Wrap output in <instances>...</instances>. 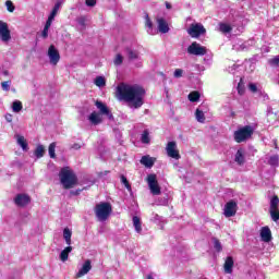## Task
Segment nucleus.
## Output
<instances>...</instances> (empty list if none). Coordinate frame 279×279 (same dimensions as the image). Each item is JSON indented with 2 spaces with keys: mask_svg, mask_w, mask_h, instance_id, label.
I'll return each instance as SVG.
<instances>
[{
  "mask_svg": "<svg viewBox=\"0 0 279 279\" xmlns=\"http://www.w3.org/2000/svg\"><path fill=\"white\" fill-rule=\"evenodd\" d=\"M119 98L129 104L130 108L137 110L145 104V88L141 85L121 84L117 88Z\"/></svg>",
  "mask_w": 279,
  "mask_h": 279,
  "instance_id": "1",
  "label": "nucleus"
},
{
  "mask_svg": "<svg viewBox=\"0 0 279 279\" xmlns=\"http://www.w3.org/2000/svg\"><path fill=\"white\" fill-rule=\"evenodd\" d=\"M60 182L63 189H73L77 184V177L69 167L62 168L59 172Z\"/></svg>",
  "mask_w": 279,
  "mask_h": 279,
  "instance_id": "2",
  "label": "nucleus"
},
{
  "mask_svg": "<svg viewBox=\"0 0 279 279\" xmlns=\"http://www.w3.org/2000/svg\"><path fill=\"white\" fill-rule=\"evenodd\" d=\"M94 213L98 221H107L112 214V205L110 203H100L95 206Z\"/></svg>",
  "mask_w": 279,
  "mask_h": 279,
  "instance_id": "3",
  "label": "nucleus"
},
{
  "mask_svg": "<svg viewBox=\"0 0 279 279\" xmlns=\"http://www.w3.org/2000/svg\"><path fill=\"white\" fill-rule=\"evenodd\" d=\"M252 134H254V128L246 125L235 131L233 136L235 143H245L247 138H252Z\"/></svg>",
  "mask_w": 279,
  "mask_h": 279,
  "instance_id": "4",
  "label": "nucleus"
},
{
  "mask_svg": "<svg viewBox=\"0 0 279 279\" xmlns=\"http://www.w3.org/2000/svg\"><path fill=\"white\" fill-rule=\"evenodd\" d=\"M187 34L191 38H199V36H204V34H206V28L201 23H193L190 25Z\"/></svg>",
  "mask_w": 279,
  "mask_h": 279,
  "instance_id": "5",
  "label": "nucleus"
},
{
  "mask_svg": "<svg viewBox=\"0 0 279 279\" xmlns=\"http://www.w3.org/2000/svg\"><path fill=\"white\" fill-rule=\"evenodd\" d=\"M187 53H190V56H206L208 53V49L197 44V41H193L187 47Z\"/></svg>",
  "mask_w": 279,
  "mask_h": 279,
  "instance_id": "6",
  "label": "nucleus"
},
{
  "mask_svg": "<svg viewBox=\"0 0 279 279\" xmlns=\"http://www.w3.org/2000/svg\"><path fill=\"white\" fill-rule=\"evenodd\" d=\"M147 184L150 193L153 195H160V185H158V180L156 179V174L147 175Z\"/></svg>",
  "mask_w": 279,
  "mask_h": 279,
  "instance_id": "7",
  "label": "nucleus"
},
{
  "mask_svg": "<svg viewBox=\"0 0 279 279\" xmlns=\"http://www.w3.org/2000/svg\"><path fill=\"white\" fill-rule=\"evenodd\" d=\"M166 151L169 158H173L174 160H180V150H178V143L175 142H168L166 146Z\"/></svg>",
  "mask_w": 279,
  "mask_h": 279,
  "instance_id": "8",
  "label": "nucleus"
},
{
  "mask_svg": "<svg viewBox=\"0 0 279 279\" xmlns=\"http://www.w3.org/2000/svg\"><path fill=\"white\" fill-rule=\"evenodd\" d=\"M0 40L2 43H10V40H12L10 27L8 26V23L3 21H0Z\"/></svg>",
  "mask_w": 279,
  "mask_h": 279,
  "instance_id": "9",
  "label": "nucleus"
},
{
  "mask_svg": "<svg viewBox=\"0 0 279 279\" xmlns=\"http://www.w3.org/2000/svg\"><path fill=\"white\" fill-rule=\"evenodd\" d=\"M270 217L272 221H279V198L274 196L270 201Z\"/></svg>",
  "mask_w": 279,
  "mask_h": 279,
  "instance_id": "10",
  "label": "nucleus"
},
{
  "mask_svg": "<svg viewBox=\"0 0 279 279\" xmlns=\"http://www.w3.org/2000/svg\"><path fill=\"white\" fill-rule=\"evenodd\" d=\"M48 58L50 60V64L56 66L58 62H60V51L56 49V46L51 45L48 48Z\"/></svg>",
  "mask_w": 279,
  "mask_h": 279,
  "instance_id": "11",
  "label": "nucleus"
},
{
  "mask_svg": "<svg viewBox=\"0 0 279 279\" xmlns=\"http://www.w3.org/2000/svg\"><path fill=\"white\" fill-rule=\"evenodd\" d=\"M96 108L99 110V114H101L104 117H108V119L110 121H112V119H114V117L112 116V112L110 111V109H108V106H106V104L97 100L95 104Z\"/></svg>",
  "mask_w": 279,
  "mask_h": 279,
  "instance_id": "12",
  "label": "nucleus"
},
{
  "mask_svg": "<svg viewBox=\"0 0 279 279\" xmlns=\"http://www.w3.org/2000/svg\"><path fill=\"white\" fill-rule=\"evenodd\" d=\"M32 202V198L27 194H17L14 198V203L20 208H24Z\"/></svg>",
  "mask_w": 279,
  "mask_h": 279,
  "instance_id": "13",
  "label": "nucleus"
},
{
  "mask_svg": "<svg viewBox=\"0 0 279 279\" xmlns=\"http://www.w3.org/2000/svg\"><path fill=\"white\" fill-rule=\"evenodd\" d=\"M238 205L234 201H230L225 206V217H234L236 215Z\"/></svg>",
  "mask_w": 279,
  "mask_h": 279,
  "instance_id": "14",
  "label": "nucleus"
},
{
  "mask_svg": "<svg viewBox=\"0 0 279 279\" xmlns=\"http://www.w3.org/2000/svg\"><path fill=\"white\" fill-rule=\"evenodd\" d=\"M88 121L92 125H101V123H104V116L97 111H94L88 116Z\"/></svg>",
  "mask_w": 279,
  "mask_h": 279,
  "instance_id": "15",
  "label": "nucleus"
},
{
  "mask_svg": "<svg viewBox=\"0 0 279 279\" xmlns=\"http://www.w3.org/2000/svg\"><path fill=\"white\" fill-rule=\"evenodd\" d=\"M157 27L160 34H169V23H167L166 19H157Z\"/></svg>",
  "mask_w": 279,
  "mask_h": 279,
  "instance_id": "16",
  "label": "nucleus"
},
{
  "mask_svg": "<svg viewBox=\"0 0 279 279\" xmlns=\"http://www.w3.org/2000/svg\"><path fill=\"white\" fill-rule=\"evenodd\" d=\"M234 162H236L239 167H243V165H245V150L243 148L238 149L235 153Z\"/></svg>",
  "mask_w": 279,
  "mask_h": 279,
  "instance_id": "17",
  "label": "nucleus"
},
{
  "mask_svg": "<svg viewBox=\"0 0 279 279\" xmlns=\"http://www.w3.org/2000/svg\"><path fill=\"white\" fill-rule=\"evenodd\" d=\"M93 269V265H90V259L85 260L83 264L82 268L77 272V278H82L88 274Z\"/></svg>",
  "mask_w": 279,
  "mask_h": 279,
  "instance_id": "18",
  "label": "nucleus"
},
{
  "mask_svg": "<svg viewBox=\"0 0 279 279\" xmlns=\"http://www.w3.org/2000/svg\"><path fill=\"white\" fill-rule=\"evenodd\" d=\"M260 239L264 243H269L271 241V230L269 227H263L260 230Z\"/></svg>",
  "mask_w": 279,
  "mask_h": 279,
  "instance_id": "19",
  "label": "nucleus"
},
{
  "mask_svg": "<svg viewBox=\"0 0 279 279\" xmlns=\"http://www.w3.org/2000/svg\"><path fill=\"white\" fill-rule=\"evenodd\" d=\"M233 267H234V258H232V256H228L223 264L225 274H232Z\"/></svg>",
  "mask_w": 279,
  "mask_h": 279,
  "instance_id": "20",
  "label": "nucleus"
},
{
  "mask_svg": "<svg viewBox=\"0 0 279 279\" xmlns=\"http://www.w3.org/2000/svg\"><path fill=\"white\" fill-rule=\"evenodd\" d=\"M140 162L141 165H144V167H147V169H151V167H154V162H156V159L149 155H146L142 157Z\"/></svg>",
  "mask_w": 279,
  "mask_h": 279,
  "instance_id": "21",
  "label": "nucleus"
},
{
  "mask_svg": "<svg viewBox=\"0 0 279 279\" xmlns=\"http://www.w3.org/2000/svg\"><path fill=\"white\" fill-rule=\"evenodd\" d=\"M73 252V246H66L63 251H61L59 258L62 263H66L69 260V254Z\"/></svg>",
  "mask_w": 279,
  "mask_h": 279,
  "instance_id": "22",
  "label": "nucleus"
},
{
  "mask_svg": "<svg viewBox=\"0 0 279 279\" xmlns=\"http://www.w3.org/2000/svg\"><path fill=\"white\" fill-rule=\"evenodd\" d=\"M125 54L128 56L129 60H138L140 53L138 50H134L130 47L124 49Z\"/></svg>",
  "mask_w": 279,
  "mask_h": 279,
  "instance_id": "23",
  "label": "nucleus"
},
{
  "mask_svg": "<svg viewBox=\"0 0 279 279\" xmlns=\"http://www.w3.org/2000/svg\"><path fill=\"white\" fill-rule=\"evenodd\" d=\"M71 236H73V231H71V229H69V227L64 228L63 229V239L68 246H71V243H72Z\"/></svg>",
  "mask_w": 279,
  "mask_h": 279,
  "instance_id": "24",
  "label": "nucleus"
},
{
  "mask_svg": "<svg viewBox=\"0 0 279 279\" xmlns=\"http://www.w3.org/2000/svg\"><path fill=\"white\" fill-rule=\"evenodd\" d=\"M145 26L148 28L147 34L154 35V23L149 19V14L145 15Z\"/></svg>",
  "mask_w": 279,
  "mask_h": 279,
  "instance_id": "25",
  "label": "nucleus"
},
{
  "mask_svg": "<svg viewBox=\"0 0 279 279\" xmlns=\"http://www.w3.org/2000/svg\"><path fill=\"white\" fill-rule=\"evenodd\" d=\"M133 226L137 234H141V232H143V227H141V218H138L137 216L133 217Z\"/></svg>",
  "mask_w": 279,
  "mask_h": 279,
  "instance_id": "26",
  "label": "nucleus"
},
{
  "mask_svg": "<svg viewBox=\"0 0 279 279\" xmlns=\"http://www.w3.org/2000/svg\"><path fill=\"white\" fill-rule=\"evenodd\" d=\"M268 165L270 167H279V155H272L268 158Z\"/></svg>",
  "mask_w": 279,
  "mask_h": 279,
  "instance_id": "27",
  "label": "nucleus"
},
{
  "mask_svg": "<svg viewBox=\"0 0 279 279\" xmlns=\"http://www.w3.org/2000/svg\"><path fill=\"white\" fill-rule=\"evenodd\" d=\"M60 5H62V3L57 2L50 13V15L48 16V19H52V21L56 20V16L58 15V12L60 10Z\"/></svg>",
  "mask_w": 279,
  "mask_h": 279,
  "instance_id": "28",
  "label": "nucleus"
},
{
  "mask_svg": "<svg viewBox=\"0 0 279 279\" xmlns=\"http://www.w3.org/2000/svg\"><path fill=\"white\" fill-rule=\"evenodd\" d=\"M141 141L144 145H149L151 138L149 137V131L148 130H145L143 133H142V136H141Z\"/></svg>",
  "mask_w": 279,
  "mask_h": 279,
  "instance_id": "29",
  "label": "nucleus"
},
{
  "mask_svg": "<svg viewBox=\"0 0 279 279\" xmlns=\"http://www.w3.org/2000/svg\"><path fill=\"white\" fill-rule=\"evenodd\" d=\"M219 31L222 32V34H230V32H232V26H230V24L220 23Z\"/></svg>",
  "mask_w": 279,
  "mask_h": 279,
  "instance_id": "30",
  "label": "nucleus"
},
{
  "mask_svg": "<svg viewBox=\"0 0 279 279\" xmlns=\"http://www.w3.org/2000/svg\"><path fill=\"white\" fill-rule=\"evenodd\" d=\"M195 117L198 123H204V121H206V116L204 114V111H202L201 109H196Z\"/></svg>",
  "mask_w": 279,
  "mask_h": 279,
  "instance_id": "31",
  "label": "nucleus"
},
{
  "mask_svg": "<svg viewBox=\"0 0 279 279\" xmlns=\"http://www.w3.org/2000/svg\"><path fill=\"white\" fill-rule=\"evenodd\" d=\"M17 145H20V147H22L23 151H27V149H29L24 136L17 137Z\"/></svg>",
  "mask_w": 279,
  "mask_h": 279,
  "instance_id": "32",
  "label": "nucleus"
},
{
  "mask_svg": "<svg viewBox=\"0 0 279 279\" xmlns=\"http://www.w3.org/2000/svg\"><path fill=\"white\" fill-rule=\"evenodd\" d=\"M94 84L98 86V88H104V86H106V78L104 76H97Z\"/></svg>",
  "mask_w": 279,
  "mask_h": 279,
  "instance_id": "33",
  "label": "nucleus"
},
{
  "mask_svg": "<svg viewBox=\"0 0 279 279\" xmlns=\"http://www.w3.org/2000/svg\"><path fill=\"white\" fill-rule=\"evenodd\" d=\"M36 158H43V156H45V146L43 145H38L34 151Z\"/></svg>",
  "mask_w": 279,
  "mask_h": 279,
  "instance_id": "34",
  "label": "nucleus"
},
{
  "mask_svg": "<svg viewBox=\"0 0 279 279\" xmlns=\"http://www.w3.org/2000/svg\"><path fill=\"white\" fill-rule=\"evenodd\" d=\"M12 110L13 112H21V110H23V102H21V100L13 101Z\"/></svg>",
  "mask_w": 279,
  "mask_h": 279,
  "instance_id": "35",
  "label": "nucleus"
},
{
  "mask_svg": "<svg viewBox=\"0 0 279 279\" xmlns=\"http://www.w3.org/2000/svg\"><path fill=\"white\" fill-rule=\"evenodd\" d=\"M189 100L192 101V102H195V101H199V92H192L189 94Z\"/></svg>",
  "mask_w": 279,
  "mask_h": 279,
  "instance_id": "36",
  "label": "nucleus"
},
{
  "mask_svg": "<svg viewBox=\"0 0 279 279\" xmlns=\"http://www.w3.org/2000/svg\"><path fill=\"white\" fill-rule=\"evenodd\" d=\"M50 158H56V142L51 143L48 147Z\"/></svg>",
  "mask_w": 279,
  "mask_h": 279,
  "instance_id": "37",
  "label": "nucleus"
},
{
  "mask_svg": "<svg viewBox=\"0 0 279 279\" xmlns=\"http://www.w3.org/2000/svg\"><path fill=\"white\" fill-rule=\"evenodd\" d=\"M121 182L122 184H124L125 189L131 193L132 191V185H130V181H128V178H125V175H121Z\"/></svg>",
  "mask_w": 279,
  "mask_h": 279,
  "instance_id": "38",
  "label": "nucleus"
},
{
  "mask_svg": "<svg viewBox=\"0 0 279 279\" xmlns=\"http://www.w3.org/2000/svg\"><path fill=\"white\" fill-rule=\"evenodd\" d=\"M213 243L216 252H221V250H223V246H221V242H219V239L213 238Z\"/></svg>",
  "mask_w": 279,
  "mask_h": 279,
  "instance_id": "39",
  "label": "nucleus"
},
{
  "mask_svg": "<svg viewBox=\"0 0 279 279\" xmlns=\"http://www.w3.org/2000/svg\"><path fill=\"white\" fill-rule=\"evenodd\" d=\"M113 63L116 66H121V64H123V56L118 53L113 60Z\"/></svg>",
  "mask_w": 279,
  "mask_h": 279,
  "instance_id": "40",
  "label": "nucleus"
},
{
  "mask_svg": "<svg viewBox=\"0 0 279 279\" xmlns=\"http://www.w3.org/2000/svg\"><path fill=\"white\" fill-rule=\"evenodd\" d=\"M10 86H12V81H4L1 83V88L5 93H8L10 90Z\"/></svg>",
  "mask_w": 279,
  "mask_h": 279,
  "instance_id": "41",
  "label": "nucleus"
},
{
  "mask_svg": "<svg viewBox=\"0 0 279 279\" xmlns=\"http://www.w3.org/2000/svg\"><path fill=\"white\" fill-rule=\"evenodd\" d=\"M233 49H234V51H244L245 50V44H234Z\"/></svg>",
  "mask_w": 279,
  "mask_h": 279,
  "instance_id": "42",
  "label": "nucleus"
},
{
  "mask_svg": "<svg viewBox=\"0 0 279 279\" xmlns=\"http://www.w3.org/2000/svg\"><path fill=\"white\" fill-rule=\"evenodd\" d=\"M5 7H7L8 12H14V10H15L14 3H12V1H10V0H8L5 2Z\"/></svg>",
  "mask_w": 279,
  "mask_h": 279,
  "instance_id": "43",
  "label": "nucleus"
},
{
  "mask_svg": "<svg viewBox=\"0 0 279 279\" xmlns=\"http://www.w3.org/2000/svg\"><path fill=\"white\" fill-rule=\"evenodd\" d=\"M270 66H278L279 64V57H274L272 59L268 60Z\"/></svg>",
  "mask_w": 279,
  "mask_h": 279,
  "instance_id": "44",
  "label": "nucleus"
},
{
  "mask_svg": "<svg viewBox=\"0 0 279 279\" xmlns=\"http://www.w3.org/2000/svg\"><path fill=\"white\" fill-rule=\"evenodd\" d=\"M85 4H86L88 8H95V5H97V0H86V1H85Z\"/></svg>",
  "mask_w": 279,
  "mask_h": 279,
  "instance_id": "45",
  "label": "nucleus"
},
{
  "mask_svg": "<svg viewBox=\"0 0 279 279\" xmlns=\"http://www.w3.org/2000/svg\"><path fill=\"white\" fill-rule=\"evenodd\" d=\"M183 73H184V70H182V69H177L175 71H174V77H177V78H180V77H182V75H183Z\"/></svg>",
  "mask_w": 279,
  "mask_h": 279,
  "instance_id": "46",
  "label": "nucleus"
},
{
  "mask_svg": "<svg viewBox=\"0 0 279 279\" xmlns=\"http://www.w3.org/2000/svg\"><path fill=\"white\" fill-rule=\"evenodd\" d=\"M248 90H251V93H258V87L256 86V84L251 83L248 85Z\"/></svg>",
  "mask_w": 279,
  "mask_h": 279,
  "instance_id": "47",
  "label": "nucleus"
},
{
  "mask_svg": "<svg viewBox=\"0 0 279 279\" xmlns=\"http://www.w3.org/2000/svg\"><path fill=\"white\" fill-rule=\"evenodd\" d=\"M51 23H53V20L51 17H48L44 28L49 29V27H51Z\"/></svg>",
  "mask_w": 279,
  "mask_h": 279,
  "instance_id": "48",
  "label": "nucleus"
},
{
  "mask_svg": "<svg viewBox=\"0 0 279 279\" xmlns=\"http://www.w3.org/2000/svg\"><path fill=\"white\" fill-rule=\"evenodd\" d=\"M77 23H78V25L84 27V25H86V19L85 17H78Z\"/></svg>",
  "mask_w": 279,
  "mask_h": 279,
  "instance_id": "49",
  "label": "nucleus"
},
{
  "mask_svg": "<svg viewBox=\"0 0 279 279\" xmlns=\"http://www.w3.org/2000/svg\"><path fill=\"white\" fill-rule=\"evenodd\" d=\"M41 36H43V38H48V37H49V28H45V27H44V31H43V33H41Z\"/></svg>",
  "mask_w": 279,
  "mask_h": 279,
  "instance_id": "50",
  "label": "nucleus"
},
{
  "mask_svg": "<svg viewBox=\"0 0 279 279\" xmlns=\"http://www.w3.org/2000/svg\"><path fill=\"white\" fill-rule=\"evenodd\" d=\"M4 119H5V121H8V123H12V114L11 113H7L4 116Z\"/></svg>",
  "mask_w": 279,
  "mask_h": 279,
  "instance_id": "51",
  "label": "nucleus"
},
{
  "mask_svg": "<svg viewBox=\"0 0 279 279\" xmlns=\"http://www.w3.org/2000/svg\"><path fill=\"white\" fill-rule=\"evenodd\" d=\"M0 75H4V77H8V75H10V71L0 69Z\"/></svg>",
  "mask_w": 279,
  "mask_h": 279,
  "instance_id": "52",
  "label": "nucleus"
},
{
  "mask_svg": "<svg viewBox=\"0 0 279 279\" xmlns=\"http://www.w3.org/2000/svg\"><path fill=\"white\" fill-rule=\"evenodd\" d=\"M70 193L71 195H80V193H82V190L71 191Z\"/></svg>",
  "mask_w": 279,
  "mask_h": 279,
  "instance_id": "53",
  "label": "nucleus"
},
{
  "mask_svg": "<svg viewBox=\"0 0 279 279\" xmlns=\"http://www.w3.org/2000/svg\"><path fill=\"white\" fill-rule=\"evenodd\" d=\"M108 173H110V171L106 170L104 172H99V178H104V175H108Z\"/></svg>",
  "mask_w": 279,
  "mask_h": 279,
  "instance_id": "54",
  "label": "nucleus"
},
{
  "mask_svg": "<svg viewBox=\"0 0 279 279\" xmlns=\"http://www.w3.org/2000/svg\"><path fill=\"white\" fill-rule=\"evenodd\" d=\"M238 93L239 95H243V89H241V83L238 85Z\"/></svg>",
  "mask_w": 279,
  "mask_h": 279,
  "instance_id": "55",
  "label": "nucleus"
},
{
  "mask_svg": "<svg viewBox=\"0 0 279 279\" xmlns=\"http://www.w3.org/2000/svg\"><path fill=\"white\" fill-rule=\"evenodd\" d=\"M82 146H80V144H74L73 146H72V149H80Z\"/></svg>",
  "mask_w": 279,
  "mask_h": 279,
  "instance_id": "56",
  "label": "nucleus"
},
{
  "mask_svg": "<svg viewBox=\"0 0 279 279\" xmlns=\"http://www.w3.org/2000/svg\"><path fill=\"white\" fill-rule=\"evenodd\" d=\"M166 8H167V10H171V3L166 2Z\"/></svg>",
  "mask_w": 279,
  "mask_h": 279,
  "instance_id": "57",
  "label": "nucleus"
},
{
  "mask_svg": "<svg viewBox=\"0 0 279 279\" xmlns=\"http://www.w3.org/2000/svg\"><path fill=\"white\" fill-rule=\"evenodd\" d=\"M146 279H154V275L153 274L147 275Z\"/></svg>",
  "mask_w": 279,
  "mask_h": 279,
  "instance_id": "58",
  "label": "nucleus"
}]
</instances>
